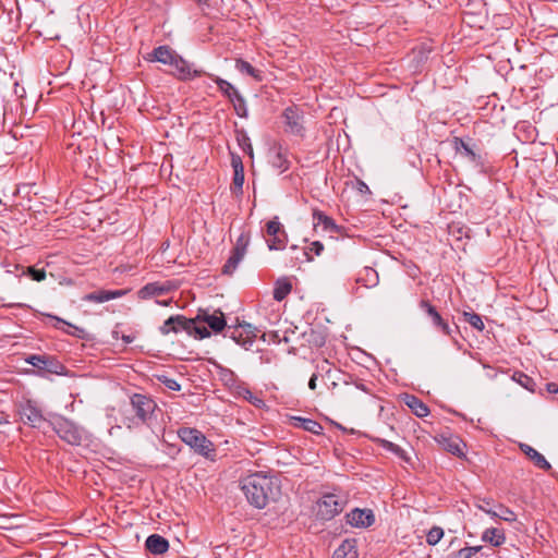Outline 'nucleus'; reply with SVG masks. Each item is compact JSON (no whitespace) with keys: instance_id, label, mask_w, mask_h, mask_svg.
Returning <instances> with one entry per match:
<instances>
[{"instance_id":"f257e3e1","label":"nucleus","mask_w":558,"mask_h":558,"mask_svg":"<svg viewBox=\"0 0 558 558\" xmlns=\"http://www.w3.org/2000/svg\"><path fill=\"white\" fill-rule=\"evenodd\" d=\"M241 489L247 501L257 509L265 508L280 496V485L276 477L254 473L241 481Z\"/></svg>"},{"instance_id":"f03ea898","label":"nucleus","mask_w":558,"mask_h":558,"mask_svg":"<svg viewBox=\"0 0 558 558\" xmlns=\"http://www.w3.org/2000/svg\"><path fill=\"white\" fill-rule=\"evenodd\" d=\"M130 407L131 413L125 412L122 418V423L128 429H137L149 425L157 410L155 400L142 393H133L130 397Z\"/></svg>"},{"instance_id":"7ed1b4c3","label":"nucleus","mask_w":558,"mask_h":558,"mask_svg":"<svg viewBox=\"0 0 558 558\" xmlns=\"http://www.w3.org/2000/svg\"><path fill=\"white\" fill-rule=\"evenodd\" d=\"M178 436L194 452L214 460L215 445L201 430L192 427H181L178 429Z\"/></svg>"},{"instance_id":"20e7f679","label":"nucleus","mask_w":558,"mask_h":558,"mask_svg":"<svg viewBox=\"0 0 558 558\" xmlns=\"http://www.w3.org/2000/svg\"><path fill=\"white\" fill-rule=\"evenodd\" d=\"M25 362L38 369V374L41 376L52 375H65V366L56 357L48 354H32L25 357Z\"/></svg>"},{"instance_id":"39448f33","label":"nucleus","mask_w":558,"mask_h":558,"mask_svg":"<svg viewBox=\"0 0 558 558\" xmlns=\"http://www.w3.org/2000/svg\"><path fill=\"white\" fill-rule=\"evenodd\" d=\"M52 428L57 435L72 446H80L85 437V432L74 422L59 417L52 423Z\"/></svg>"},{"instance_id":"423d86ee","label":"nucleus","mask_w":558,"mask_h":558,"mask_svg":"<svg viewBox=\"0 0 558 558\" xmlns=\"http://www.w3.org/2000/svg\"><path fill=\"white\" fill-rule=\"evenodd\" d=\"M345 501L336 494H325L316 502V515L328 521L338 515L344 508Z\"/></svg>"},{"instance_id":"0eeeda50","label":"nucleus","mask_w":558,"mask_h":558,"mask_svg":"<svg viewBox=\"0 0 558 558\" xmlns=\"http://www.w3.org/2000/svg\"><path fill=\"white\" fill-rule=\"evenodd\" d=\"M266 232L268 235L266 242L270 251H282L286 248L288 244V235L279 221L278 216H275L267 222Z\"/></svg>"},{"instance_id":"6e6552de","label":"nucleus","mask_w":558,"mask_h":558,"mask_svg":"<svg viewBox=\"0 0 558 558\" xmlns=\"http://www.w3.org/2000/svg\"><path fill=\"white\" fill-rule=\"evenodd\" d=\"M254 330L255 329L252 327V325L244 324L238 327H229L227 335L236 344L243 347L245 350H248L253 345L256 338Z\"/></svg>"},{"instance_id":"1a4fd4ad","label":"nucleus","mask_w":558,"mask_h":558,"mask_svg":"<svg viewBox=\"0 0 558 558\" xmlns=\"http://www.w3.org/2000/svg\"><path fill=\"white\" fill-rule=\"evenodd\" d=\"M169 65L172 68L171 74L181 81L193 80L201 76L203 73L201 70L195 69L193 64L189 63L179 54H177V57Z\"/></svg>"},{"instance_id":"9d476101","label":"nucleus","mask_w":558,"mask_h":558,"mask_svg":"<svg viewBox=\"0 0 558 558\" xmlns=\"http://www.w3.org/2000/svg\"><path fill=\"white\" fill-rule=\"evenodd\" d=\"M19 413L21 420L32 427L39 428L46 422L40 409L31 400L21 403Z\"/></svg>"},{"instance_id":"9b49d317","label":"nucleus","mask_w":558,"mask_h":558,"mask_svg":"<svg viewBox=\"0 0 558 558\" xmlns=\"http://www.w3.org/2000/svg\"><path fill=\"white\" fill-rule=\"evenodd\" d=\"M213 365L216 369V374L220 383L234 396L243 381L235 375L232 369L227 368L217 362H214Z\"/></svg>"},{"instance_id":"f8f14e48","label":"nucleus","mask_w":558,"mask_h":558,"mask_svg":"<svg viewBox=\"0 0 558 558\" xmlns=\"http://www.w3.org/2000/svg\"><path fill=\"white\" fill-rule=\"evenodd\" d=\"M192 326H193L192 319H186L184 316H181V315L171 316L160 327V332L162 335H168L170 332L177 333L181 330H186L189 333H191Z\"/></svg>"},{"instance_id":"ddd939ff","label":"nucleus","mask_w":558,"mask_h":558,"mask_svg":"<svg viewBox=\"0 0 558 558\" xmlns=\"http://www.w3.org/2000/svg\"><path fill=\"white\" fill-rule=\"evenodd\" d=\"M374 521V513L369 509L355 508L347 514V522L354 527H368Z\"/></svg>"},{"instance_id":"4468645a","label":"nucleus","mask_w":558,"mask_h":558,"mask_svg":"<svg viewBox=\"0 0 558 558\" xmlns=\"http://www.w3.org/2000/svg\"><path fill=\"white\" fill-rule=\"evenodd\" d=\"M453 148L457 154L463 155L466 157L471 162H473L476 167H483L485 159L484 157L476 153L473 147L466 143L464 140L460 137H454L453 141Z\"/></svg>"},{"instance_id":"2eb2a0df","label":"nucleus","mask_w":558,"mask_h":558,"mask_svg":"<svg viewBox=\"0 0 558 558\" xmlns=\"http://www.w3.org/2000/svg\"><path fill=\"white\" fill-rule=\"evenodd\" d=\"M420 307L430 317L432 323L436 328H438L444 335L451 336V328L449 327L448 323L442 319L441 315L434 305H432L426 300H422L420 302Z\"/></svg>"},{"instance_id":"dca6fc26","label":"nucleus","mask_w":558,"mask_h":558,"mask_svg":"<svg viewBox=\"0 0 558 558\" xmlns=\"http://www.w3.org/2000/svg\"><path fill=\"white\" fill-rule=\"evenodd\" d=\"M128 293L126 290H99L86 294L83 300L95 303H104L113 299L121 298Z\"/></svg>"},{"instance_id":"f3484780","label":"nucleus","mask_w":558,"mask_h":558,"mask_svg":"<svg viewBox=\"0 0 558 558\" xmlns=\"http://www.w3.org/2000/svg\"><path fill=\"white\" fill-rule=\"evenodd\" d=\"M283 117L286 119L288 131L293 134H301L303 125L299 110L293 107H288L284 109Z\"/></svg>"},{"instance_id":"a211bd4d","label":"nucleus","mask_w":558,"mask_h":558,"mask_svg":"<svg viewBox=\"0 0 558 558\" xmlns=\"http://www.w3.org/2000/svg\"><path fill=\"white\" fill-rule=\"evenodd\" d=\"M438 444L448 452L457 456V457H463V442L462 440L457 436H446L440 435L437 438Z\"/></svg>"},{"instance_id":"6ab92c4d","label":"nucleus","mask_w":558,"mask_h":558,"mask_svg":"<svg viewBox=\"0 0 558 558\" xmlns=\"http://www.w3.org/2000/svg\"><path fill=\"white\" fill-rule=\"evenodd\" d=\"M476 507L494 519L497 518L510 523L517 520V514L510 508L501 504L498 505L496 509H486L484 505H476Z\"/></svg>"},{"instance_id":"aec40b11","label":"nucleus","mask_w":558,"mask_h":558,"mask_svg":"<svg viewBox=\"0 0 558 558\" xmlns=\"http://www.w3.org/2000/svg\"><path fill=\"white\" fill-rule=\"evenodd\" d=\"M520 449L538 469L544 471H549L551 469L550 463L545 459V457L530 445L521 444Z\"/></svg>"},{"instance_id":"412c9836","label":"nucleus","mask_w":558,"mask_h":558,"mask_svg":"<svg viewBox=\"0 0 558 558\" xmlns=\"http://www.w3.org/2000/svg\"><path fill=\"white\" fill-rule=\"evenodd\" d=\"M145 546L149 553L161 555L169 549V542L159 534H151L146 538Z\"/></svg>"},{"instance_id":"4be33fe9","label":"nucleus","mask_w":558,"mask_h":558,"mask_svg":"<svg viewBox=\"0 0 558 558\" xmlns=\"http://www.w3.org/2000/svg\"><path fill=\"white\" fill-rule=\"evenodd\" d=\"M197 318L206 323L215 332L222 331L227 325L223 313L220 311L214 314L204 313L203 315H198Z\"/></svg>"},{"instance_id":"5701e85b","label":"nucleus","mask_w":558,"mask_h":558,"mask_svg":"<svg viewBox=\"0 0 558 558\" xmlns=\"http://www.w3.org/2000/svg\"><path fill=\"white\" fill-rule=\"evenodd\" d=\"M402 400L417 417H425L429 414L428 407L417 397L405 393Z\"/></svg>"},{"instance_id":"b1692460","label":"nucleus","mask_w":558,"mask_h":558,"mask_svg":"<svg viewBox=\"0 0 558 558\" xmlns=\"http://www.w3.org/2000/svg\"><path fill=\"white\" fill-rule=\"evenodd\" d=\"M169 290L170 288L166 284H160L159 282H150L142 287L137 294L140 299L147 300L156 295H162Z\"/></svg>"},{"instance_id":"393cba45","label":"nucleus","mask_w":558,"mask_h":558,"mask_svg":"<svg viewBox=\"0 0 558 558\" xmlns=\"http://www.w3.org/2000/svg\"><path fill=\"white\" fill-rule=\"evenodd\" d=\"M291 420L293 422V425L298 428L310 432L314 435L323 434L324 428H323L322 424L315 420L300 417V416H293Z\"/></svg>"},{"instance_id":"a878e982","label":"nucleus","mask_w":558,"mask_h":558,"mask_svg":"<svg viewBox=\"0 0 558 558\" xmlns=\"http://www.w3.org/2000/svg\"><path fill=\"white\" fill-rule=\"evenodd\" d=\"M482 541L494 547H498L506 541L505 531L498 527L486 529L482 534Z\"/></svg>"},{"instance_id":"bb28decb","label":"nucleus","mask_w":558,"mask_h":558,"mask_svg":"<svg viewBox=\"0 0 558 558\" xmlns=\"http://www.w3.org/2000/svg\"><path fill=\"white\" fill-rule=\"evenodd\" d=\"M332 558H357L354 539H344L333 551Z\"/></svg>"},{"instance_id":"cd10ccee","label":"nucleus","mask_w":558,"mask_h":558,"mask_svg":"<svg viewBox=\"0 0 558 558\" xmlns=\"http://www.w3.org/2000/svg\"><path fill=\"white\" fill-rule=\"evenodd\" d=\"M356 282L361 283L365 288H374L379 282L378 274L372 267H364L362 272L356 278Z\"/></svg>"},{"instance_id":"c85d7f7f","label":"nucleus","mask_w":558,"mask_h":558,"mask_svg":"<svg viewBox=\"0 0 558 558\" xmlns=\"http://www.w3.org/2000/svg\"><path fill=\"white\" fill-rule=\"evenodd\" d=\"M314 226H322L325 231L335 232L338 230L333 219L320 210L313 211Z\"/></svg>"},{"instance_id":"c756f323","label":"nucleus","mask_w":558,"mask_h":558,"mask_svg":"<svg viewBox=\"0 0 558 558\" xmlns=\"http://www.w3.org/2000/svg\"><path fill=\"white\" fill-rule=\"evenodd\" d=\"M177 54L178 53L168 46H159L153 50V60L169 65Z\"/></svg>"},{"instance_id":"7c9ffc66","label":"nucleus","mask_w":558,"mask_h":558,"mask_svg":"<svg viewBox=\"0 0 558 558\" xmlns=\"http://www.w3.org/2000/svg\"><path fill=\"white\" fill-rule=\"evenodd\" d=\"M292 290V284L288 278H280L276 281L274 288V299L278 302L284 300Z\"/></svg>"},{"instance_id":"2f4dec72","label":"nucleus","mask_w":558,"mask_h":558,"mask_svg":"<svg viewBox=\"0 0 558 558\" xmlns=\"http://www.w3.org/2000/svg\"><path fill=\"white\" fill-rule=\"evenodd\" d=\"M234 396L243 398L244 400L255 405L256 408H262L265 405L263 399L253 395L252 391L246 387L245 383L241 385V387L238 389Z\"/></svg>"},{"instance_id":"473e14b6","label":"nucleus","mask_w":558,"mask_h":558,"mask_svg":"<svg viewBox=\"0 0 558 558\" xmlns=\"http://www.w3.org/2000/svg\"><path fill=\"white\" fill-rule=\"evenodd\" d=\"M235 68L241 73H245L252 77H254L257 82L263 80L262 72L252 66V64L243 59H238L235 61Z\"/></svg>"},{"instance_id":"72a5a7b5","label":"nucleus","mask_w":558,"mask_h":558,"mask_svg":"<svg viewBox=\"0 0 558 558\" xmlns=\"http://www.w3.org/2000/svg\"><path fill=\"white\" fill-rule=\"evenodd\" d=\"M215 82L219 88V90L229 98V100H232L233 98L238 97L240 95L239 90L228 81L216 77Z\"/></svg>"},{"instance_id":"f704fd0d","label":"nucleus","mask_w":558,"mask_h":558,"mask_svg":"<svg viewBox=\"0 0 558 558\" xmlns=\"http://www.w3.org/2000/svg\"><path fill=\"white\" fill-rule=\"evenodd\" d=\"M243 257L244 256L241 255L240 253L232 251L231 255L229 256V258L227 259L226 264L222 267V274L229 276L232 275L238 268Z\"/></svg>"},{"instance_id":"c9c22d12","label":"nucleus","mask_w":558,"mask_h":558,"mask_svg":"<svg viewBox=\"0 0 558 558\" xmlns=\"http://www.w3.org/2000/svg\"><path fill=\"white\" fill-rule=\"evenodd\" d=\"M512 379L529 391L533 392L535 390L536 385L533 378L522 372H515Z\"/></svg>"},{"instance_id":"e433bc0d","label":"nucleus","mask_w":558,"mask_h":558,"mask_svg":"<svg viewBox=\"0 0 558 558\" xmlns=\"http://www.w3.org/2000/svg\"><path fill=\"white\" fill-rule=\"evenodd\" d=\"M483 546H468L453 553L450 558H474L477 554L482 553Z\"/></svg>"},{"instance_id":"4c0bfd02","label":"nucleus","mask_w":558,"mask_h":558,"mask_svg":"<svg viewBox=\"0 0 558 558\" xmlns=\"http://www.w3.org/2000/svg\"><path fill=\"white\" fill-rule=\"evenodd\" d=\"M463 318L468 322L473 328L478 331H483L485 328L484 322L482 317L473 312H463Z\"/></svg>"},{"instance_id":"58836bf2","label":"nucleus","mask_w":558,"mask_h":558,"mask_svg":"<svg viewBox=\"0 0 558 558\" xmlns=\"http://www.w3.org/2000/svg\"><path fill=\"white\" fill-rule=\"evenodd\" d=\"M47 317L56 320L60 325H63V326H66V327L71 328L72 331H69V335L77 337V338H84L85 330L83 328L74 326L71 323L65 322L64 319H62L60 317H57V316H53V315H50V314H47Z\"/></svg>"},{"instance_id":"ea45409f","label":"nucleus","mask_w":558,"mask_h":558,"mask_svg":"<svg viewBox=\"0 0 558 558\" xmlns=\"http://www.w3.org/2000/svg\"><path fill=\"white\" fill-rule=\"evenodd\" d=\"M444 536V530L440 526H433L426 534V543L435 546Z\"/></svg>"},{"instance_id":"a19ab883","label":"nucleus","mask_w":558,"mask_h":558,"mask_svg":"<svg viewBox=\"0 0 558 558\" xmlns=\"http://www.w3.org/2000/svg\"><path fill=\"white\" fill-rule=\"evenodd\" d=\"M378 442L380 444V446L384 449L395 453L396 456H398L401 459H405V452L400 446H398L389 440H386V439H378Z\"/></svg>"},{"instance_id":"79ce46f5","label":"nucleus","mask_w":558,"mask_h":558,"mask_svg":"<svg viewBox=\"0 0 558 558\" xmlns=\"http://www.w3.org/2000/svg\"><path fill=\"white\" fill-rule=\"evenodd\" d=\"M243 183H244V171H240V170L233 171V181H232L231 190L234 194H236V195L242 194Z\"/></svg>"},{"instance_id":"37998d69","label":"nucleus","mask_w":558,"mask_h":558,"mask_svg":"<svg viewBox=\"0 0 558 558\" xmlns=\"http://www.w3.org/2000/svg\"><path fill=\"white\" fill-rule=\"evenodd\" d=\"M248 244H250V234L241 233L240 236L238 238L236 243L232 251L240 253L241 255L244 256Z\"/></svg>"},{"instance_id":"c03bdc74","label":"nucleus","mask_w":558,"mask_h":558,"mask_svg":"<svg viewBox=\"0 0 558 558\" xmlns=\"http://www.w3.org/2000/svg\"><path fill=\"white\" fill-rule=\"evenodd\" d=\"M324 251V245L319 241H314L310 244L307 250L304 252L307 260H313L314 256H319Z\"/></svg>"},{"instance_id":"a18cd8bd","label":"nucleus","mask_w":558,"mask_h":558,"mask_svg":"<svg viewBox=\"0 0 558 558\" xmlns=\"http://www.w3.org/2000/svg\"><path fill=\"white\" fill-rule=\"evenodd\" d=\"M233 105V108L235 110V113L240 117V118H245L247 116V108H246V105H245V100L244 98L241 96V94L233 98L232 100H230Z\"/></svg>"},{"instance_id":"49530a36","label":"nucleus","mask_w":558,"mask_h":558,"mask_svg":"<svg viewBox=\"0 0 558 558\" xmlns=\"http://www.w3.org/2000/svg\"><path fill=\"white\" fill-rule=\"evenodd\" d=\"M272 166L278 168L280 172L288 170L289 162L286 160L281 153H277L272 158Z\"/></svg>"},{"instance_id":"de8ad7c7","label":"nucleus","mask_w":558,"mask_h":558,"mask_svg":"<svg viewBox=\"0 0 558 558\" xmlns=\"http://www.w3.org/2000/svg\"><path fill=\"white\" fill-rule=\"evenodd\" d=\"M158 378L170 390L179 391L181 389L180 384L173 378L167 376H159Z\"/></svg>"},{"instance_id":"09e8293b","label":"nucleus","mask_w":558,"mask_h":558,"mask_svg":"<svg viewBox=\"0 0 558 558\" xmlns=\"http://www.w3.org/2000/svg\"><path fill=\"white\" fill-rule=\"evenodd\" d=\"M27 271H28L29 276L36 281H41L46 278V271L44 269H36L34 267H28Z\"/></svg>"},{"instance_id":"8fccbe9b","label":"nucleus","mask_w":558,"mask_h":558,"mask_svg":"<svg viewBox=\"0 0 558 558\" xmlns=\"http://www.w3.org/2000/svg\"><path fill=\"white\" fill-rule=\"evenodd\" d=\"M192 331H195L201 339L209 337L210 332L206 327H197L193 322Z\"/></svg>"},{"instance_id":"3c124183","label":"nucleus","mask_w":558,"mask_h":558,"mask_svg":"<svg viewBox=\"0 0 558 558\" xmlns=\"http://www.w3.org/2000/svg\"><path fill=\"white\" fill-rule=\"evenodd\" d=\"M231 163H232L233 171H236V170L244 171L242 160L239 156H232Z\"/></svg>"},{"instance_id":"603ef678","label":"nucleus","mask_w":558,"mask_h":558,"mask_svg":"<svg viewBox=\"0 0 558 558\" xmlns=\"http://www.w3.org/2000/svg\"><path fill=\"white\" fill-rule=\"evenodd\" d=\"M355 187L362 194L369 193V189H368L367 184L365 182H363L362 180H356Z\"/></svg>"},{"instance_id":"864d4df0","label":"nucleus","mask_w":558,"mask_h":558,"mask_svg":"<svg viewBox=\"0 0 558 558\" xmlns=\"http://www.w3.org/2000/svg\"><path fill=\"white\" fill-rule=\"evenodd\" d=\"M546 390L549 392V393H557L558 392V385L555 384V383H548L546 385Z\"/></svg>"},{"instance_id":"5fc2aeb1","label":"nucleus","mask_w":558,"mask_h":558,"mask_svg":"<svg viewBox=\"0 0 558 558\" xmlns=\"http://www.w3.org/2000/svg\"><path fill=\"white\" fill-rule=\"evenodd\" d=\"M316 380H317V375L313 374L311 379H310V381H308L310 389H312V390L316 389Z\"/></svg>"},{"instance_id":"6e6d98bb","label":"nucleus","mask_w":558,"mask_h":558,"mask_svg":"<svg viewBox=\"0 0 558 558\" xmlns=\"http://www.w3.org/2000/svg\"><path fill=\"white\" fill-rule=\"evenodd\" d=\"M477 505H484L486 507V509H493L490 507L492 506V500L487 499V498L481 499Z\"/></svg>"},{"instance_id":"4d7b16f0","label":"nucleus","mask_w":558,"mask_h":558,"mask_svg":"<svg viewBox=\"0 0 558 558\" xmlns=\"http://www.w3.org/2000/svg\"><path fill=\"white\" fill-rule=\"evenodd\" d=\"M54 328L60 329V330H62L63 332H65L68 335H69V331H72L71 328H69L66 326H63V325H60L57 322H56Z\"/></svg>"},{"instance_id":"13d9d810","label":"nucleus","mask_w":558,"mask_h":558,"mask_svg":"<svg viewBox=\"0 0 558 558\" xmlns=\"http://www.w3.org/2000/svg\"><path fill=\"white\" fill-rule=\"evenodd\" d=\"M54 328L60 329V330H62L63 332H65L68 335H69V331H72L71 328H69L66 326H63V325H60L57 322H56Z\"/></svg>"},{"instance_id":"bf43d9fd","label":"nucleus","mask_w":558,"mask_h":558,"mask_svg":"<svg viewBox=\"0 0 558 558\" xmlns=\"http://www.w3.org/2000/svg\"><path fill=\"white\" fill-rule=\"evenodd\" d=\"M269 339H270V341H272V342H277V343H279V342H280V338H279V335H278V332H277V331L271 332V333L269 335Z\"/></svg>"},{"instance_id":"052dcab7","label":"nucleus","mask_w":558,"mask_h":558,"mask_svg":"<svg viewBox=\"0 0 558 558\" xmlns=\"http://www.w3.org/2000/svg\"><path fill=\"white\" fill-rule=\"evenodd\" d=\"M122 340H123L125 343H131V342H133V340H134V336H131V335H123V336H122Z\"/></svg>"},{"instance_id":"680f3d73","label":"nucleus","mask_w":558,"mask_h":558,"mask_svg":"<svg viewBox=\"0 0 558 558\" xmlns=\"http://www.w3.org/2000/svg\"><path fill=\"white\" fill-rule=\"evenodd\" d=\"M5 422V415L3 412H0V424Z\"/></svg>"},{"instance_id":"e2e57ef3","label":"nucleus","mask_w":558,"mask_h":558,"mask_svg":"<svg viewBox=\"0 0 558 558\" xmlns=\"http://www.w3.org/2000/svg\"><path fill=\"white\" fill-rule=\"evenodd\" d=\"M357 388H360V389H362V390H365V387H364V385H363V384L357 385Z\"/></svg>"}]
</instances>
